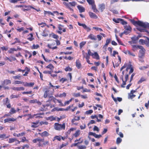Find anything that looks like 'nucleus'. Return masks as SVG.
<instances>
[{"label": "nucleus", "instance_id": "obj_1", "mask_svg": "<svg viewBox=\"0 0 149 149\" xmlns=\"http://www.w3.org/2000/svg\"><path fill=\"white\" fill-rule=\"evenodd\" d=\"M130 20L131 22L135 25H138L141 27H142L143 28H149V24L148 22H143L140 21H136L133 19H131Z\"/></svg>", "mask_w": 149, "mask_h": 149}, {"label": "nucleus", "instance_id": "obj_2", "mask_svg": "<svg viewBox=\"0 0 149 149\" xmlns=\"http://www.w3.org/2000/svg\"><path fill=\"white\" fill-rule=\"evenodd\" d=\"M130 20L131 22L135 25H138L141 27H142L143 28H149V24L148 22H143L140 21H136L133 19H131Z\"/></svg>", "mask_w": 149, "mask_h": 149}, {"label": "nucleus", "instance_id": "obj_3", "mask_svg": "<svg viewBox=\"0 0 149 149\" xmlns=\"http://www.w3.org/2000/svg\"><path fill=\"white\" fill-rule=\"evenodd\" d=\"M45 89L46 90L44 95V97L45 98H46L48 96L50 97V96L53 94L54 92V89H53L52 91L51 90V88L50 87Z\"/></svg>", "mask_w": 149, "mask_h": 149}, {"label": "nucleus", "instance_id": "obj_4", "mask_svg": "<svg viewBox=\"0 0 149 149\" xmlns=\"http://www.w3.org/2000/svg\"><path fill=\"white\" fill-rule=\"evenodd\" d=\"M126 67H127L126 70L127 71H128V70H130V71L129 73V74H130L133 72L134 69L131 64H129L128 65H127V63H125L124 65L121 67L120 69V71H121Z\"/></svg>", "mask_w": 149, "mask_h": 149}, {"label": "nucleus", "instance_id": "obj_5", "mask_svg": "<svg viewBox=\"0 0 149 149\" xmlns=\"http://www.w3.org/2000/svg\"><path fill=\"white\" fill-rule=\"evenodd\" d=\"M54 129L57 130H64L65 128V124L63 123L62 124H60L58 123H55L54 124Z\"/></svg>", "mask_w": 149, "mask_h": 149}, {"label": "nucleus", "instance_id": "obj_6", "mask_svg": "<svg viewBox=\"0 0 149 149\" xmlns=\"http://www.w3.org/2000/svg\"><path fill=\"white\" fill-rule=\"evenodd\" d=\"M125 30L124 31V33L126 35H127L130 33L132 30V28L129 25H126L124 26Z\"/></svg>", "mask_w": 149, "mask_h": 149}, {"label": "nucleus", "instance_id": "obj_7", "mask_svg": "<svg viewBox=\"0 0 149 149\" xmlns=\"http://www.w3.org/2000/svg\"><path fill=\"white\" fill-rule=\"evenodd\" d=\"M44 139H41L40 138H38L36 139H33L32 140V141L34 143H36L38 142V144L39 146H42L41 142H42L44 141Z\"/></svg>", "mask_w": 149, "mask_h": 149}, {"label": "nucleus", "instance_id": "obj_8", "mask_svg": "<svg viewBox=\"0 0 149 149\" xmlns=\"http://www.w3.org/2000/svg\"><path fill=\"white\" fill-rule=\"evenodd\" d=\"M139 49H140L139 51V56L141 57L144 56L145 53V50L142 46H139Z\"/></svg>", "mask_w": 149, "mask_h": 149}, {"label": "nucleus", "instance_id": "obj_9", "mask_svg": "<svg viewBox=\"0 0 149 149\" xmlns=\"http://www.w3.org/2000/svg\"><path fill=\"white\" fill-rule=\"evenodd\" d=\"M129 74H126L125 76V81H124L123 79V76H122V77H121V79L122 80L123 83L121 85V86L122 87L124 88L125 87V86L126 84V82L127 80L128 79Z\"/></svg>", "mask_w": 149, "mask_h": 149}, {"label": "nucleus", "instance_id": "obj_10", "mask_svg": "<svg viewBox=\"0 0 149 149\" xmlns=\"http://www.w3.org/2000/svg\"><path fill=\"white\" fill-rule=\"evenodd\" d=\"M16 119L13 118H8L4 120V123H6L7 122L10 123L11 122H14L16 120Z\"/></svg>", "mask_w": 149, "mask_h": 149}, {"label": "nucleus", "instance_id": "obj_11", "mask_svg": "<svg viewBox=\"0 0 149 149\" xmlns=\"http://www.w3.org/2000/svg\"><path fill=\"white\" fill-rule=\"evenodd\" d=\"M92 56L93 58L96 59L98 60L100 58L99 56L96 52H95L94 53H93Z\"/></svg>", "mask_w": 149, "mask_h": 149}, {"label": "nucleus", "instance_id": "obj_12", "mask_svg": "<svg viewBox=\"0 0 149 149\" xmlns=\"http://www.w3.org/2000/svg\"><path fill=\"white\" fill-rule=\"evenodd\" d=\"M88 38L94 40H97L96 36L92 34H90L88 36Z\"/></svg>", "mask_w": 149, "mask_h": 149}, {"label": "nucleus", "instance_id": "obj_13", "mask_svg": "<svg viewBox=\"0 0 149 149\" xmlns=\"http://www.w3.org/2000/svg\"><path fill=\"white\" fill-rule=\"evenodd\" d=\"M11 81L8 79H6L4 80L2 83V85L3 86L4 85H7L9 84H11Z\"/></svg>", "mask_w": 149, "mask_h": 149}, {"label": "nucleus", "instance_id": "obj_14", "mask_svg": "<svg viewBox=\"0 0 149 149\" xmlns=\"http://www.w3.org/2000/svg\"><path fill=\"white\" fill-rule=\"evenodd\" d=\"M89 15L90 17L91 18L96 19L97 18V16L92 12H89Z\"/></svg>", "mask_w": 149, "mask_h": 149}, {"label": "nucleus", "instance_id": "obj_15", "mask_svg": "<svg viewBox=\"0 0 149 149\" xmlns=\"http://www.w3.org/2000/svg\"><path fill=\"white\" fill-rule=\"evenodd\" d=\"M38 134L42 137L47 136L49 135V133L46 131H44L42 133H39Z\"/></svg>", "mask_w": 149, "mask_h": 149}, {"label": "nucleus", "instance_id": "obj_16", "mask_svg": "<svg viewBox=\"0 0 149 149\" xmlns=\"http://www.w3.org/2000/svg\"><path fill=\"white\" fill-rule=\"evenodd\" d=\"M25 8H28V9H24V11L25 10H29L30 9V8H32L33 9H35V10H36L38 12V11H40V10L39 9H35V8H34V7L31 6H25Z\"/></svg>", "mask_w": 149, "mask_h": 149}, {"label": "nucleus", "instance_id": "obj_17", "mask_svg": "<svg viewBox=\"0 0 149 149\" xmlns=\"http://www.w3.org/2000/svg\"><path fill=\"white\" fill-rule=\"evenodd\" d=\"M20 49L19 48H17V49H16L14 48H10L8 51V52L10 53H13L15 51H17L18 49Z\"/></svg>", "mask_w": 149, "mask_h": 149}, {"label": "nucleus", "instance_id": "obj_18", "mask_svg": "<svg viewBox=\"0 0 149 149\" xmlns=\"http://www.w3.org/2000/svg\"><path fill=\"white\" fill-rule=\"evenodd\" d=\"M77 7L80 13H82L85 11V9L82 6H78Z\"/></svg>", "mask_w": 149, "mask_h": 149}, {"label": "nucleus", "instance_id": "obj_19", "mask_svg": "<svg viewBox=\"0 0 149 149\" xmlns=\"http://www.w3.org/2000/svg\"><path fill=\"white\" fill-rule=\"evenodd\" d=\"M105 5L104 4H100L99 5V10L102 12L105 8Z\"/></svg>", "mask_w": 149, "mask_h": 149}, {"label": "nucleus", "instance_id": "obj_20", "mask_svg": "<svg viewBox=\"0 0 149 149\" xmlns=\"http://www.w3.org/2000/svg\"><path fill=\"white\" fill-rule=\"evenodd\" d=\"M34 83H28L26 82L24 84V86H26L32 87L34 85Z\"/></svg>", "mask_w": 149, "mask_h": 149}, {"label": "nucleus", "instance_id": "obj_21", "mask_svg": "<svg viewBox=\"0 0 149 149\" xmlns=\"http://www.w3.org/2000/svg\"><path fill=\"white\" fill-rule=\"evenodd\" d=\"M81 131L79 130H77L75 133L73 135L75 137H78L80 134Z\"/></svg>", "mask_w": 149, "mask_h": 149}, {"label": "nucleus", "instance_id": "obj_22", "mask_svg": "<svg viewBox=\"0 0 149 149\" xmlns=\"http://www.w3.org/2000/svg\"><path fill=\"white\" fill-rule=\"evenodd\" d=\"M76 67L78 69H79L81 67V64L79 60H77L76 63Z\"/></svg>", "mask_w": 149, "mask_h": 149}, {"label": "nucleus", "instance_id": "obj_23", "mask_svg": "<svg viewBox=\"0 0 149 149\" xmlns=\"http://www.w3.org/2000/svg\"><path fill=\"white\" fill-rule=\"evenodd\" d=\"M30 102L31 103H38V104H40L41 103L38 101L37 100H32L30 101Z\"/></svg>", "mask_w": 149, "mask_h": 149}, {"label": "nucleus", "instance_id": "obj_24", "mask_svg": "<svg viewBox=\"0 0 149 149\" xmlns=\"http://www.w3.org/2000/svg\"><path fill=\"white\" fill-rule=\"evenodd\" d=\"M8 137L9 136H6L5 134H0V138H2L3 139L7 138H8Z\"/></svg>", "mask_w": 149, "mask_h": 149}, {"label": "nucleus", "instance_id": "obj_25", "mask_svg": "<svg viewBox=\"0 0 149 149\" xmlns=\"http://www.w3.org/2000/svg\"><path fill=\"white\" fill-rule=\"evenodd\" d=\"M136 95H134L133 94L130 93L128 94V98L129 99H132L135 97Z\"/></svg>", "mask_w": 149, "mask_h": 149}, {"label": "nucleus", "instance_id": "obj_26", "mask_svg": "<svg viewBox=\"0 0 149 149\" xmlns=\"http://www.w3.org/2000/svg\"><path fill=\"white\" fill-rule=\"evenodd\" d=\"M30 36L27 39L30 41H32L34 38H33V35L32 33L29 34L28 35V36Z\"/></svg>", "mask_w": 149, "mask_h": 149}, {"label": "nucleus", "instance_id": "obj_27", "mask_svg": "<svg viewBox=\"0 0 149 149\" xmlns=\"http://www.w3.org/2000/svg\"><path fill=\"white\" fill-rule=\"evenodd\" d=\"M16 111L15 109L13 108H12L9 112V113L10 114H12L15 113H16Z\"/></svg>", "mask_w": 149, "mask_h": 149}, {"label": "nucleus", "instance_id": "obj_28", "mask_svg": "<svg viewBox=\"0 0 149 149\" xmlns=\"http://www.w3.org/2000/svg\"><path fill=\"white\" fill-rule=\"evenodd\" d=\"M86 44V42L82 41L79 44V47L80 49H81L82 47L85 45Z\"/></svg>", "mask_w": 149, "mask_h": 149}, {"label": "nucleus", "instance_id": "obj_29", "mask_svg": "<svg viewBox=\"0 0 149 149\" xmlns=\"http://www.w3.org/2000/svg\"><path fill=\"white\" fill-rule=\"evenodd\" d=\"M23 83H24L23 82L19 81L16 80L14 82L13 84H20Z\"/></svg>", "mask_w": 149, "mask_h": 149}, {"label": "nucleus", "instance_id": "obj_30", "mask_svg": "<svg viewBox=\"0 0 149 149\" xmlns=\"http://www.w3.org/2000/svg\"><path fill=\"white\" fill-rule=\"evenodd\" d=\"M50 35L51 36L56 39H57L58 38V35L53 33L51 34Z\"/></svg>", "mask_w": 149, "mask_h": 149}, {"label": "nucleus", "instance_id": "obj_31", "mask_svg": "<svg viewBox=\"0 0 149 149\" xmlns=\"http://www.w3.org/2000/svg\"><path fill=\"white\" fill-rule=\"evenodd\" d=\"M80 120V117L79 116H75L74 118L72 120L71 122H74V121H78Z\"/></svg>", "mask_w": 149, "mask_h": 149}, {"label": "nucleus", "instance_id": "obj_32", "mask_svg": "<svg viewBox=\"0 0 149 149\" xmlns=\"http://www.w3.org/2000/svg\"><path fill=\"white\" fill-rule=\"evenodd\" d=\"M17 141V139L15 138H10L9 139V140L8 141V142L9 143H12L14 142Z\"/></svg>", "mask_w": 149, "mask_h": 149}, {"label": "nucleus", "instance_id": "obj_33", "mask_svg": "<svg viewBox=\"0 0 149 149\" xmlns=\"http://www.w3.org/2000/svg\"><path fill=\"white\" fill-rule=\"evenodd\" d=\"M44 14L45 15L47 14L48 15H52V16H54V14L53 13H52L50 11H44Z\"/></svg>", "mask_w": 149, "mask_h": 149}, {"label": "nucleus", "instance_id": "obj_34", "mask_svg": "<svg viewBox=\"0 0 149 149\" xmlns=\"http://www.w3.org/2000/svg\"><path fill=\"white\" fill-rule=\"evenodd\" d=\"M78 149H86V147L84 145H81L77 146Z\"/></svg>", "mask_w": 149, "mask_h": 149}, {"label": "nucleus", "instance_id": "obj_35", "mask_svg": "<svg viewBox=\"0 0 149 149\" xmlns=\"http://www.w3.org/2000/svg\"><path fill=\"white\" fill-rule=\"evenodd\" d=\"M56 139H57L58 141H60L61 140V136H56L54 137L53 140V141H54Z\"/></svg>", "mask_w": 149, "mask_h": 149}, {"label": "nucleus", "instance_id": "obj_36", "mask_svg": "<svg viewBox=\"0 0 149 149\" xmlns=\"http://www.w3.org/2000/svg\"><path fill=\"white\" fill-rule=\"evenodd\" d=\"M53 110V111H63L64 110V109L63 108H59L58 107H56L54 108Z\"/></svg>", "mask_w": 149, "mask_h": 149}, {"label": "nucleus", "instance_id": "obj_37", "mask_svg": "<svg viewBox=\"0 0 149 149\" xmlns=\"http://www.w3.org/2000/svg\"><path fill=\"white\" fill-rule=\"evenodd\" d=\"M122 141V139L119 137H118L116 139V143L117 144H119Z\"/></svg>", "mask_w": 149, "mask_h": 149}, {"label": "nucleus", "instance_id": "obj_38", "mask_svg": "<svg viewBox=\"0 0 149 149\" xmlns=\"http://www.w3.org/2000/svg\"><path fill=\"white\" fill-rule=\"evenodd\" d=\"M46 68L51 70H52L54 68V67L52 64H50L47 65Z\"/></svg>", "mask_w": 149, "mask_h": 149}, {"label": "nucleus", "instance_id": "obj_39", "mask_svg": "<svg viewBox=\"0 0 149 149\" xmlns=\"http://www.w3.org/2000/svg\"><path fill=\"white\" fill-rule=\"evenodd\" d=\"M13 78L14 79H20L21 78V76L19 75H17V76H13Z\"/></svg>", "mask_w": 149, "mask_h": 149}, {"label": "nucleus", "instance_id": "obj_40", "mask_svg": "<svg viewBox=\"0 0 149 149\" xmlns=\"http://www.w3.org/2000/svg\"><path fill=\"white\" fill-rule=\"evenodd\" d=\"M92 9L93 10V11L95 13L98 12V11L95 8V5H94L93 4L92 5Z\"/></svg>", "mask_w": 149, "mask_h": 149}, {"label": "nucleus", "instance_id": "obj_41", "mask_svg": "<svg viewBox=\"0 0 149 149\" xmlns=\"http://www.w3.org/2000/svg\"><path fill=\"white\" fill-rule=\"evenodd\" d=\"M39 47V46L38 45H35V44H33L32 47V48L33 49H37Z\"/></svg>", "mask_w": 149, "mask_h": 149}, {"label": "nucleus", "instance_id": "obj_42", "mask_svg": "<svg viewBox=\"0 0 149 149\" xmlns=\"http://www.w3.org/2000/svg\"><path fill=\"white\" fill-rule=\"evenodd\" d=\"M121 20H120V23H121L123 25H125L127 24V22L124 21L123 19H120Z\"/></svg>", "mask_w": 149, "mask_h": 149}, {"label": "nucleus", "instance_id": "obj_43", "mask_svg": "<svg viewBox=\"0 0 149 149\" xmlns=\"http://www.w3.org/2000/svg\"><path fill=\"white\" fill-rule=\"evenodd\" d=\"M66 93L64 92L62 94H59V95L58 96L59 97H65L66 96Z\"/></svg>", "mask_w": 149, "mask_h": 149}, {"label": "nucleus", "instance_id": "obj_44", "mask_svg": "<svg viewBox=\"0 0 149 149\" xmlns=\"http://www.w3.org/2000/svg\"><path fill=\"white\" fill-rule=\"evenodd\" d=\"M121 19L118 18V19H113V21L115 22L116 23H119L120 22V20H121Z\"/></svg>", "mask_w": 149, "mask_h": 149}, {"label": "nucleus", "instance_id": "obj_45", "mask_svg": "<svg viewBox=\"0 0 149 149\" xmlns=\"http://www.w3.org/2000/svg\"><path fill=\"white\" fill-rule=\"evenodd\" d=\"M116 37V39L118 41V43L121 45H123V44L122 43L121 41L118 39V36L116 35H115Z\"/></svg>", "mask_w": 149, "mask_h": 149}, {"label": "nucleus", "instance_id": "obj_46", "mask_svg": "<svg viewBox=\"0 0 149 149\" xmlns=\"http://www.w3.org/2000/svg\"><path fill=\"white\" fill-rule=\"evenodd\" d=\"M29 108L28 106H26L24 107V112H28L29 111L28 110L26 109H28Z\"/></svg>", "mask_w": 149, "mask_h": 149}, {"label": "nucleus", "instance_id": "obj_47", "mask_svg": "<svg viewBox=\"0 0 149 149\" xmlns=\"http://www.w3.org/2000/svg\"><path fill=\"white\" fill-rule=\"evenodd\" d=\"M141 32H144L146 30L144 29H142L141 27H139L137 28Z\"/></svg>", "mask_w": 149, "mask_h": 149}, {"label": "nucleus", "instance_id": "obj_48", "mask_svg": "<svg viewBox=\"0 0 149 149\" xmlns=\"http://www.w3.org/2000/svg\"><path fill=\"white\" fill-rule=\"evenodd\" d=\"M24 90V88L22 87H17V91H23Z\"/></svg>", "mask_w": 149, "mask_h": 149}, {"label": "nucleus", "instance_id": "obj_49", "mask_svg": "<svg viewBox=\"0 0 149 149\" xmlns=\"http://www.w3.org/2000/svg\"><path fill=\"white\" fill-rule=\"evenodd\" d=\"M145 79L143 78H141L138 81V84H140L142 82L145 81Z\"/></svg>", "mask_w": 149, "mask_h": 149}, {"label": "nucleus", "instance_id": "obj_50", "mask_svg": "<svg viewBox=\"0 0 149 149\" xmlns=\"http://www.w3.org/2000/svg\"><path fill=\"white\" fill-rule=\"evenodd\" d=\"M65 70L66 71H71L72 70V69L69 67H66L65 68Z\"/></svg>", "mask_w": 149, "mask_h": 149}, {"label": "nucleus", "instance_id": "obj_51", "mask_svg": "<svg viewBox=\"0 0 149 149\" xmlns=\"http://www.w3.org/2000/svg\"><path fill=\"white\" fill-rule=\"evenodd\" d=\"M72 95L73 96L76 97H77L80 96V95L79 93H73Z\"/></svg>", "mask_w": 149, "mask_h": 149}, {"label": "nucleus", "instance_id": "obj_52", "mask_svg": "<svg viewBox=\"0 0 149 149\" xmlns=\"http://www.w3.org/2000/svg\"><path fill=\"white\" fill-rule=\"evenodd\" d=\"M70 6H75L76 5V3L74 1L72 2H69Z\"/></svg>", "mask_w": 149, "mask_h": 149}, {"label": "nucleus", "instance_id": "obj_53", "mask_svg": "<svg viewBox=\"0 0 149 149\" xmlns=\"http://www.w3.org/2000/svg\"><path fill=\"white\" fill-rule=\"evenodd\" d=\"M38 25L40 26L41 27H43L46 25V24L45 23L42 22L41 23H38Z\"/></svg>", "mask_w": 149, "mask_h": 149}, {"label": "nucleus", "instance_id": "obj_54", "mask_svg": "<svg viewBox=\"0 0 149 149\" xmlns=\"http://www.w3.org/2000/svg\"><path fill=\"white\" fill-rule=\"evenodd\" d=\"M93 130L94 131H97V132H98L99 131V128L96 126H94Z\"/></svg>", "mask_w": 149, "mask_h": 149}, {"label": "nucleus", "instance_id": "obj_55", "mask_svg": "<svg viewBox=\"0 0 149 149\" xmlns=\"http://www.w3.org/2000/svg\"><path fill=\"white\" fill-rule=\"evenodd\" d=\"M19 97V96L17 95H12L10 96V97L11 99L14 98H18Z\"/></svg>", "mask_w": 149, "mask_h": 149}, {"label": "nucleus", "instance_id": "obj_56", "mask_svg": "<svg viewBox=\"0 0 149 149\" xmlns=\"http://www.w3.org/2000/svg\"><path fill=\"white\" fill-rule=\"evenodd\" d=\"M83 58H90L89 56V55H88V53H86L83 56Z\"/></svg>", "mask_w": 149, "mask_h": 149}, {"label": "nucleus", "instance_id": "obj_57", "mask_svg": "<svg viewBox=\"0 0 149 149\" xmlns=\"http://www.w3.org/2000/svg\"><path fill=\"white\" fill-rule=\"evenodd\" d=\"M132 45V47L134 49H135V50L137 49L138 48L139 49V47L141 46H139V45L137 46L136 45Z\"/></svg>", "mask_w": 149, "mask_h": 149}, {"label": "nucleus", "instance_id": "obj_58", "mask_svg": "<svg viewBox=\"0 0 149 149\" xmlns=\"http://www.w3.org/2000/svg\"><path fill=\"white\" fill-rule=\"evenodd\" d=\"M93 112V111L92 110H90L86 111V114H89L92 113Z\"/></svg>", "mask_w": 149, "mask_h": 149}, {"label": "nucleus", "instance_id": "obj_59", "mask_svg": "<svg viewBox=\"0 0 149 149\" xmlns=\"http://www.w3.org/2000/svg\"><path fill=\"white\" fill-rule=\"evenodd\" d=\"M67 80V79L66 78H62L60 79V81H61L62 83H63Z\"/></svg>", "mask_w": 149, "mask_h": 149}, {"label": "nucleus", "instance_id": "obj_60", "mask_svg": "<svg viewBox=\"0 0 149 149\" xmlns=\"http://www.w3.org/2000/svg\"><path fill=\"white\" fill-rule=\"evenodd\" d=\"M97 38L98 39V41H100L101 40L102 38V36L100 35H98L97 36Z\"/></svg>", "mask_w": 149, "mask_h": 149}, {"label": "nucleus", "instance_id": "obj_61", "mask_svg": "<svg viewBox=\"0 0 149 149\" xmlns=\"http://www.w3.org/2000/svg\"><path fill=\"white\" fill-rule=\"evenodd\" d=\"M139 41L140 43L142 45L145 44L146 40H144L143 39H140L139 40Z\"/></svg>", "mask_w": 149, "mask_h": 149}, {"label": "nucleus", "instance_id": "obj_62", "mask_svg": "<svg viewBox=\"0 0 149 149\" xmlns=\"http://www.w3.org/2000/svg\"><path fill=\"white\" fill-rule=\"evenodd\" d=\"M145 42V44L148 46H149V38H147V40Z\"/></svg>", "mask_w": 149, "mask_h": 149}, {"label": "nucleus", "instance_id": "obj_63", "mask_svg": "<svg viewBox=\"0 0 149 149\" xmlns=\"http://www.w3.org/2000/svg\"><path fill=\"white\" fill-rule=\"evenodd\" d=\"M93 28L97 31H102V30L101 29L98 27H93Z\"/></svg>", "mask_w": 149, "mask_h": 149}, {"label": "nucleus", "instance_id": "obj_64", "mask_svg": "<svg viewBox=\"0 0 149 149\" xmlns=\"http://www.w3.org/2000/svg\"><path fill=\"white\" fill-rule=\"evenodd\" d=\"M87 1L90 4L92 5L93 4L94 2L92 0H87Z\"/></svg>", "mask_w": 149, "mask_h": 149}]
</instances>
